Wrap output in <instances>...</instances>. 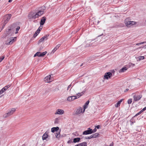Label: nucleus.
I'll return each mask as SVG.
<instances>
[{"instance_id":"obj_53","label":"nucleus","mask_w":146,"mask_h":146,"mask_svg":"<svg viewBox=\"0 0 146 146\" xmlns=\"http://www.w3.org/2000/svg\"><path fill=\"white\" fill-rule=\"evenodd\" d=\"M143 47H144V48H146V45H145L144 46H143Z\"/></svg>"},{"instance_id":"obj_36","label":"nucleus","mask_w":146,"mask_h":146,"mask_svg":"<svg viewBox=\"0 0 146 146\" xmlns=\"http://www.w3.org/2000/svg\"><path fill=\"white\" fill-rule=\"evenodd\" d=\"M73 90L72 89V88H71V89L70 90V92L72 94V95H75V94L73 92H72V91Z\"/></svg>"},{"instance_id":"obj_33","label":"nucleus","mask_w":146,"mask_h":146,"mask_svg":"<svg viewBox=\"0 0 146 146\" xmlns=\"http://www.w3.org/2000/svg\"><path fill=\"white\" fill-rule=\"evenodd\" d=\"M60 133V131L58 132L56 134V137L57 138H58L59 137H60V136H59V135Z\"/></svg>"},{"instance_id":"obj_38","label":"nucleus","mask_w":146,"mask_h":146,"mask_svg":"<svg viewBox=\"0 0 146 146\" xmlns=\"http://www.w3.org/2000/svg\"><path fill=\"white\" fill-rule=\"evenodd\" d=\"M42 28L39 27L38 29L37 30V31H38V32L40 33V31L42 29Z\"/></svg>"},{"instance_id":"obj_55","label":"nucleus","mask_w":146,"mask_h":146,"mask_svg":"<svg viewBox=\"0 0 146 146\" xmlns=\"http://www.w3.org/2000/svg\"><path fill=\"white\" fill-rule=\"evenodd\" d=\"M1 94V93H0V94Z\"/></svg>"},{"instance_id":"obj_8","label":"nucleus","mask_w":146,"mask_h":146,"mask_svg":"<svg viewBox=\"0 0 146 146\" xmlns=\"http://www.w3.org/2000/svg\"><path fill=\"white\" fill-rule=\"evenodd\" d=\"M85 110L84 109H82L81 108L79 107L76 110V113L78 115L81 113H83L84 112Z\"/></svg>"},{"instance_id":"obj_27","label":"nucleus","mask_w":146,"mask_h":146,"mask_svg":"<svg viewBox=\"0 0 146 146\" xmlns=\"http://www.w3.org/2000/svg\"><path fill=\"white\" fill-rule=\"evenodd\" d=\"M39 33V32H38V31H36L35 33L33 35V36L34 37H36V36L38 35V33Z\"/></svg>"},{"instance_id":"obj_47","label":"nucleus","mask_w":146,"mask_h":146,"mask_svg":"<svg viewBox=\"0 0 146 146\" xmlns=\"http://www.w3.org/2000/svg\"><path fill=\"white\" fill-rule=\"evenodd\" d=\"M113 143L112 142L110 145L109 146H113Z\"/></svg>"},{"instance_id":"obj_10","label":"nucleus","mask_w":146,"mask_h":146,"mask_svg":"<svg viewBox=\"0 0 146 146\" xmlns=\"http://www.w3.org/2000/svg\"><path fill=\"white\" fill-rule=\"evenodd\" d=\"M64 111L60 109H57L56 111L55 114L62 115L64 113Z\"/></svg>"},{"instance_id":"obj_43","label":"nucleus","mask_w":146,"mask_h":146,"mask_svg":"<svg viewBox=\"0 0 146 146\" xmlns=\"http://www.w3.org/2000/svg\"><path fill=\"white\" fill-rule=\"evenodd\" d=\"M146 110V107L144 108L142 110H141V111H143Z\"/></svg>"},{"instance_id":"obj_51","label":"nucleus","mask_w":146,"mask_h":146,"mask_svg":"<svg viewBox=\"0 0 146 146\" xmlns=\"http://www.w3.org/2000/svg\"><path fill=\"white\" fill-rule=\"evenodd\" d=\"M129 90V89H128L127 88V89H126L125 90L124 92H127V91H128V90Z\"/></svg>"},{"instance_id":"obj_30","label":"nucleus","mask_w":146,"mask_h":146,"mask_svg":"<svg viewBox=\"0 0 146 146\" xmlns=\"http://www.w3.org/2000/svg\"><path fill=\"white\" fill-rule=\"evenodd\" d=\"M20 28V27L19 26H18L17 27L16 29V32H15V34H17L18 33V31H19V29Z\"/></svg>"},{"instance_id":"obj_5","label":"nucleus","mask_w":146,"mask_h":146,"mask_svg":"<svg viewBox=\"0 0 146 146\" xmlns=\"http://www.w3.org/2000/svg\"><path fill=\"white\" fill-rule=\"evenodd\" d=\"M16 39V37H11L8 39L5 42V44L7 45H10L12 44L13 42Z\"/></svg>"},{"instance_id":"obj_54","label":"nucleus","mask_w":146,"mask_h":146,"mask_svg":"<svg viewBox=\"0 0 146 146\" xmlns=\"http://www.w3.org/2000/svg\"><path fill=\"white\" fill-rule=\"evenodd\" d=\"M99 23V21H98V23Z\"/></svg>"},{"instance_id":"obj_50","label":"nucleus","mask_w":146,"mask_h":146,"mask_svg":"<svg viewBox=\"0 0 146 146\" xmlns=\"http://www.w3.org/2000/svg\"><path fill=\"white\" fill-rule=\"evenodd\" d=\"M59 90L58 88H55L54 89V91H57V90Z\"/></svg>"},{"instance_id":"obj_12","label":"nucleus","mask_w":146,"mask_h":146,"mask_svg":"<svg viewBox=\"0 0 146 146\" xmlns=\"http://www.w3.org/2000/svg\"><path fill=\"white\" fill-rule=\"evenodd\" d=\"M77 98L76 96H70L68 97L67 100L68 101L70 102Z\"/></svg>"},{"instance_id":"obj_3","label":"nucleus","mask_w":146,"mask_h":146,"mask_svg":"<svg viewBox=\"0 0 146 146\" xmlns=\"http://www.w3.org/2000/svg\"><path fill=\"white\" fill-rule=\"evenodd\" d=\"M15 24H13L8 27L6 32L7 35H9L10 34L12 35L15 30Z\"/></svg>"},{"instance_id":"obj_9","label":"nucleus","mask_w":146,"mask_h":146,"mask_svg":"<svg viewBox=\"0 0 146 146\" xmlns=\"http://www.w3.org/2000/svg\"><path fill=\"white\" fill-rule=\"evenodd\" d=\"M92 133V129L89 128L88 129V130L84 131L83 133V135H88Z\"/></svg>"},{"instance_id":"obj_13","label":"nucleus","mask_w":146,"mask_h":146,"mask_svg":"<svg viewBox=\"0 0 146 146\" xmlns=\"http://www.w3.org/2000/svg\"><path fill=\"white\" fill-rule=\"evenodd\" d=\"M49 36V35H46L45 36L42 37L41 38H40L39 40L38 41V44L39 43H40L42 42L44 40H47L48 39V36Z\"/></svg>"},{"instance_id":"obj_39","label":"nucleus","mask_w":146,"mask_h":146,"mask_svg":"<svg viewBox=\"0 0 146 146\" xmlns=\"http://www.w3.org/2000/svg\"><path fill=\"white\" fill-rule=\"evenodd\" d=\"M6 24H5V23L4 22L3 23V26L2 27V29H1V30H2L4 28L5 26V25Z\"/></svg>"},{"instance_id":"obj_2","label":"nucleus","mask_w":146,"mask_h":146,"mask_svg":"<svg viewBox=\"0 0 146 146\" xmlns=\"http://www.w3.org/2000/svg\"><path fill=\"white\" fill-rule=\"evenodd\" d=\"M16 111V109L14 108H11L9 110L8 112L3 115V117L6 118L13 115Z\"/></svg>"},{"instance_id":"obj_15","label":"nucleus","mask_w":146,"mask_h":146,"mask_svg":"<svg viewBox=\"0 0 146 146\" xmlns=\"http://www.w3.org/2000/svg\"><path fill=\"white\" fill-rule=\"evenodd\" d=\"M142 95H135L133 96L134 100L135 101H138L140 100L142 97Z\"/></svg>"},{"instance_id":"obj_31","label":"nucleus","mask_w":146,"mask_h":146,"mask_svg":"<svg viewBox=\"0 0 146 146\" xmlns=\"http://www.w3.org/2000/svg\"><path fill=\"white\" fill-rule=\"evenodd\" d=\"M84 93V91H83L82 92H81L80 93H78V94H77L76 95H78V94H80V95L77 96H78V98L80 97V96H81Z\"/></svg>"},{"instance_id":"obj_40","label":"nucleus","mask_w":146,"mask_h":146,"mask_svg":"<svg viewBox=\"0 0 146 146\" xmlns=\"http://www.w3.org/2000/svg\"><path fill=\"white\" fill-rule=\"evenodd\" d=\"M129 65L130 66H134L135 65V64H132L131 63H129Z\"/></svg>"},{"instance_id":"obj_7","label":"nucleus","mask_w":146,"mask_h":146,"mask_svg":"<svg viewBox=\"0 0 146 146\" xmlns=\"http://www.w3.org/2000/svg\"><path fill=\"white\" fill-rule=\"evenodd\" d=\"M47 53V52L45 51L42 53H41L40 52H36L34 55V57H35L36 56L39 57H42L45 55Z\"/></svg>"},{"instance_id":"obj_46","label":"nucleus","mask_w":146,"mask_h":146,"mask_svg":"<svg viewBox=\"0 0 146 146\" xmlns=\"http://www.w3.org/2000/svg\"><path fill=\"white\" fill-rule=\"evenodd\" d=\"M100 127V126L99 125H98L96 127V128L98 129H99Z\"/></svg>"},{"instance_id":"obj_16","label":"nucleus","mask_w":146,"mask_h":146,"mask_svg":"<svg viewBox=\"0 0 146 146\" xmlns=\"http://www.w3.org/2000/svg\"><path fill=\"white\" fill-rule=\"evenodd\" d=\"M48 132L46 131L43 135L42 136V139L43 140L46 139L48 138Z\"/></svg>"},{"instance_id":"obj_25","label":"nucleus","mask_w":146,"mask_h":146,"mask_svg":"<svg viewBox=\"0 0 146 146\" xmlns=\"http://www.w3.org/2000/svg\"><path fill=\"white\" fill-rule=\"evenodd\" d=\"M60 119L59 118H56L55 119L54 121V123L55 124H58L59 123Z\"/></svg>"},{"instance_id":"obj_52","label":"nucleus","mask_w":146,"mask_h":146,"mask_svg":"<svg viewBox=\"0 0 146 146\" xmlns=\"http://www.w3.org/2000/svg\"><path fill=\"white\" fill-rule=\"evenodd\" d=\"M12 0H9V2H11L12 1Z\"/></svg>"},{"instance_id":"obj_45","label":"nucleus","mask_w":146,"mask_h":146,"mask_svg":"<svg viewBox=\"0 0 146 146\" xmlns=\"http://www.w3.org/2000/svg\"><path fill=\"white\" fill-rule=\"evenodd\" d=\"M71 84L69 85L67 88V90H68V89L71 87Z\"/></svg>"},{"instance_id":"obj_49","label":"nucleus","mask_w":146,"mask_h":146,"mask_svg":"<svg viewBox=\"0 0 146 146\" xmlns=\"http://www.w3.org/2000/svg\"><path fill=\"white\" fill-rule=\"evenodd\" d=\"M72 142V141H71L69 140V141H68V143H71Z\"/></svg>"},{"instance_id":"obj_14","label":"nucleus","mask_w":146,"mask_h":146,"mask_svg":"<svg viewBox=\"0 0 146 146\" xmlns=\"http://www.w3.org/2000/svg\"><path fill=\"white\" fill-rule=\"evenodd\" d=\"M46 18L45 17H44L42 18L40 21V27L43 25L44 24L46 21Z\"/></svg>"},{"instance_id":"obj_34","label":"nucleus","mask_w":146,"mask_h":146,"mask_svg":"<svg viewBox=\"0 0 146 146\" xmlns=\"http://www.w3.org/2000/svg\"><path fill=\"white\" fill-rule=\"evenodd\" d=\"M132 100L131 99H129L127 101V103L129 104H131L132 102Z\"/></svg>"},{"instance_id":"obj_56","label":"nucleus","mask_w":146,"mask_h":146,"mask_svg":"<svg viewBox=\"0 0 146 146\" xmlns=\"http://www.w3.org/2000/svg\"><path fill=\"white\" fill-rule=\"evenodd\" d=\"M142 146H144V145H142Z\"/></svg>"},{"instance_id":"obj_23","label":"nucleus","mask_w":146,"mask_h":146,"mask_svg":"<svg viewBox=\"0 0 146 146\" xmlns=\"http://www.w3.org/2000/svg\"><path fill=\"white\" fill-rule=\"evenodd\" d=\"M89 103V100L87 101V102L85 104L84 106H83V109H84L85 110V109L87 108V106L88 105Z\"/></svg>"},{"instance_id":"obj_29","label":"nucleus","mask_w":146,"mask_h":146,"mask_svg":"<svg viewBox=\"0 0 146 146\" xmlns=\"http://www.w3.org/2000/svg\"><path fill=\"white\" fill-rule=\"evenodd\" d=\"M146 43V41L142 42L140 43H137L136 44V45L139 46L141 44H143L144 43Z\"/></svg>"},{"instance_id":"obj_32","label":"nucleus","mask_w":146,"mask_h":146,"mask_svg":"<svg viewBox=\"0 0 146 146\" xmlns=\"http://www.w3.org/2000/svg\"><path fill=\"white\" fill-rule=\"evenodd\" d=\"M80 144L81 145V146H87L86 143V142H84Z\"/></svg>"},{"instance_id":"obj_42","label":"nucleus","mask_w":146,"mask_h":146,"mask_svg":"<svg viewBox=\"0 0 146 146\" xmlns=\"http://www.w3.org/2000/svg\"><path fill=\"white\" fill-rule=\"evenodd\" d=\"M143 111H141V110L138 113H137L136 115H136H137L139 114H140V113H141Z\"/></svg>"},{"instance_id":"obj_4","label":"nucleus","mask_w":146,"mask_h":146,"mask_svg":"<svg viewBox=\"0 0 146 146\" xmlns=\"http://www.w3.org/2000/svg\"><path fill=\"white\" fill-rule=\"evenodd\" d=\"M125 23L126 26L128 27H130L136 24V22L128 21L126 19L125 20Z\"/></svg>"},{"instance_id":"obj_19","label":"nucleus","mask_w":146,"mask_h":146,"mask_svg":"<svg viewBox=\"0 0 146 146\" xmlns=\"http://www.w3.org/2000/svg\"><path fill=\"white\" fill-rule=\"evenodd\" d=\"M59 129V127H53L51 128V131L54 133L55 131H56Z\"/></svg>"},{"instance_id":"obj_37","label":"nucleus","mask_w":146,"mask_h":146,"mask_svg":"<svg viewBox=\"0 0 146 146\" xmlns=\"http://www.w3.org/2000/svg\"><path fill=\"white\" fill-rule=\"evenodd\" d=\"M4 56H2L1 58H0V62L4 59Z\"/></svg>"},{"instance_id":"obj_11","label":"nucleus","mask_w":146,"mask_h":146,"mask_svg":"<svg viewBox=\"0 0 146 146\" xmlns=\"http://www.w3.org/2000/svg\"><path fill=\"white\" fill-rule=\"evenodd\" d=\"M112 75V74L111 72H106L105 74L104 75V78L105 79H108L109 78L111 77Z\"/></svg>"},{"instance_id":"obj_28","label":"nucleus","mask_w":146,"mask_h":146,"mask_svg":"<svg viewBox=\"0 0 146 146\" xmlns=\"http://www.w3.org/2000/svg\"><path fill=\"white\" fill-rule=\"evenodd\" d=\"M138 58L139 60H141L144 59L145 57L144 56H140L138 57Z\"/></svg>"},{"instance_id":"obj_17","label":"nucleus","mask_w":146,"mask_h":146,"mask_svg":"<svg viewBox=\"0 0 146 146\" xmlns=\"http://www.w3.org/2000/svg\"><path fill=\"white\" fill-rule=\"evenodd\" d=\"M10 86L9 85H8L7 86H6L0 91V93H1V94H2L3 92L4 91L7 90Z\"/></svg>"},{"instance_id":"obj_44","label":"nucleus","mask_w":146,"mask_h":146,"mask_svg":"<svg viewBox=\"0 0 146 146\" xmlns=\"http://www.w3.org/2000/svg\"><path fill=\"white\" fill-rule=\"evenodd\" d=\"M144 48V47H143V46H141V47H140L138 48H137L136 49H139V48Z\"/></svg>"},{"instance_id":"obj_26","label":"nucleus","mask_w":146,"mask_h":146,"mask_svg":"<svg viewBox=\"0 0 146 146\" xmlns=\"http://www.w3.org/2000/svg\"><path fill=\"white\" fill-rule=\"evenodd\" d=\"M99 134L98 133H95L93 134H92V136L93 138H96L99 135Z\"/></svg>"},{"instance_id":"obj_24","label":"nucleus","mask_w":146,"mask_h":146,"mask_svg":"<svg viewBox=\"0 0 146 146\" xmlns=\"http://www.w3.org/2000/svg\"><path fill=\"white\" fill-rule=\"evenodd\" d=\"M80 139V138H75L74 139L73 142L74 143H76L77 142H78Z\"/></svg>"},{"instance_id":"obj_18","label":"nucleus","mask_w":146,"mask_h":146,"mask_svg":"<svg viewBox=\"0 0 146 146\" xmlns=\"http://www.w3.org/2000/svg\"><path fill=\"white\" fill-rule=\"evenodd\" d=\"M50 77L51 76L50 75L47 76L44 78V80L46 82H49L51 81L50 80Z\"/></svg>"},{"instance_id":"obj_1","label":"nucleus","mask_w":146,"mask_h":146,"mask_svg":"<svg viewBox=\"0 0 146 146\" xmlns=\"http://www.w3.org/2000/svg\"><path fill=\"white\" fill-rule=\"evenodd\" d=\"M44 6H42L41 8L37 10H35L30 12L28 14V17L29 19H35L41 16L44 13V10L45 9Z\"/></svg>"},{"instance_id":"obj_6","label":"nucleus","mask_w":146,"mask_h":146,"mask_svg":"<svg viewBox=\"0 0 146 146\" xmlns=\"http://www.w3.org/2000/svg\"><path fill=\"white\" fill-rule=\"evenodd\" d=\"M11 17V14H9L6 15L4 16L3 18L4 19V22L5 23V24H6L8 21L10 19Z\"/></svg>"},{"instance_id":"obj_35","label":"nucleus","mask_w":146,"mask_h":146,"mask_svg":"<svg viewBox=\"0 0 146 146\" xmlns=\"http://www.w3.org/2000/svg\"><path fill=\"white\" fill-rule=\"evenodd\" d=\"M92 135H91L90 136H89V137H86L85 138L86 139H90L92 138H93V137H92Z\"/></svg>"},{"instance_id":"obj_20","label":"nucleus","mask_w":146,"mask_h":146,"mask_svg":"<svg viewBox=\"0 0 146 146\" xmlns=\"http://www.w3.org/2000/svg\"><path fill=\"white\" fill-rule=\"evenodd\" d=\"M127 69L126 67H124L121 69L119 71V72H125Z\"/></svg>"},{"instance_id":"obj_48","label":"nucleus","mask_w":146,"mask_h":146,"mask_svg":"<svg viewBox=\"0 0 146 146\" xmlns=\"http://www.w3.org/2000/svg\"><path fill=\"white\" fill-rule=\"evenodd\" d=\"M81 145L80 144V143L78 145H75V146H81Z\"/></svg>"},{"instance_id":"obj_21","label":"nucleus","mask_w":146,"mask_h":146,"mask_svg":"<svg viewBox=\"0 0 146 146\" xmlns=\"http://www.w3.org/2000/svg\"><path fill=\"white\" fill-rule=\"evenodd\" d=\"M123 99H121L115 105V106L116 107H118L120 106V105L121 102H122Z\"/></svg>"},{"instance_id":"obj_22","label":"nucleus","mask_w":146,"mask_h":146,"mask_svg":"<svg viewBox=\"0 0 146 146\" xmlns=\"http://www.w3.org/2000/svg\"><path fill=\"white\" fill-rule=\"evenodd\" d=\"M60 46V44L57 45L52 50V52H53V53H54L59 48Z\"/></svg>"},{"instance_id":"obj_41","label":"nucleus","mask_w":146,"mask_h":146,"mask_svg":"<svg viewBox=\"0 0 146 146\" xmlns=\"http://www.w3.org/2000/svg\"><path fill=\"white\" fill-rule=\"evenodd\" d=\"M97 129L96 128H94L93 130H92V133L95 132L96 131Z\"/></svg>"}]
</instances>
